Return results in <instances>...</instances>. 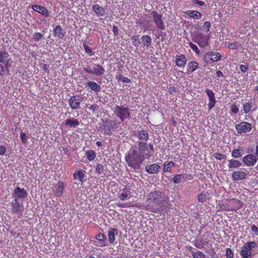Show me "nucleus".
I'll use <instances>...</instances> for the list:
<instances>
[{
  "instance_id": "obj_62",
  "label": "nucleus",
  "mask_w": 258,
  "mask_h": 258,
  "mask_svg": "<svg viewBox=\"0 0 258 258\" xmlns=\"http://www.w3.org/2000/svg\"><path fill=\"white\" fill-rule=\"evenodd\" d=\"M184 179L185 180H190L193 179V176L191 174H185Z\"/></svg>"
},
{
  "instance_id": "obj_35",
  "label": "nucleus",
  "mask_w": 258,
  "mask_h": 258,
  "mask_svg": "<svg viewBox=\"0 0 258 258\" xmlns=\"http://www.w3.org/2000/svg\"><path fill=\"white\" fill-rule=\"evenodd\" d=\"M228 162L229 169H231L232 168H238L242 165V163L239 161L235 159L229 160Z\"/></svg>"
},
{
  "instance_id": "obj_31",
  "label": "nucleus",
  "mask_w": 258,
  "mask_h": 258,
  "mask_svg": "<svg viewBox=\"0 0 258 258\" xmlns=\"http://www.w3.org/2000/svg\"><path fill=\"white\" fill-rule=\"evenodd\" d=\"M230 204L232 206V207L230 210H229V211H236L242 207L243 203L240 200H233L230 201Z\"/></svg>"
},
{
  "instance_id": "obj_36",
  "label": "nucleus",
  "mask_w": 258,
  "mask_h": 258,
  "mask_svg": "<svg viewBox=\"0 0 258 258\" xmlns=\"http://www.w3.org/2000/svg\"><path fill=\"white\" fill-rule=\"evenodd\" d=\"M88 86L92 90L96 93H98L100 91V86L97 83L94 81H89L87 83Z\"/></svg>"
},
{
  "instance_id": "obj_64",
  "label": "nucleus",
  "mask_w": 258,
  "mask_h": 258,
  "mask_svg": "<svg viewBox=\"0 0 258 258\" xmlns=\"http://www.w3.org/2000/svg\"><path fill=\"white\" fill-rule=\"evenodd\" d=\"M169 93L172 94L177 92L176 88L174 87H170L168 89Z\"/></svg>"
},
{
  "instance_id": "obj_59",
  "label": "nucleus",
  "mask_w": 258,
  "mask_h": 258,
  "mask_svg": "<svg viewBox=\"0 0 258 258\" xmlns=\"http://www.w3.org/2000/svg\"><path fill=\"white\" fill-rule=\"evenodd\" d=\"M240 69L242 73H246L248 70V67L244 64H241L240 66Z\"/></svg>"
},
{
  "instance_id": "obj_9",
  "label": "nucleus",
  "mask_w": 258,
  "mask_h": 258,
  "mask_svg": "<svg viewBox=\"0 0 258 258\" xmlns=\"http://www.w3.org/2000/svg\"><path fill=\"white\" fill-rule=\"evenodd\" d=\"M209 36L205 35L203 34L198 33L193 39L194 41L197 43L200 47L205 48L208 45Z\"/></svg>"
},
{
  "instance_id": "obj_37",
  "label": "nucleus",
  "mask_w": 258,
  "mask_h": 258,
  "mask_svg": "<svg viewBox=\"0 0 258 258\" xmlns=\"http://www.w3.org/2000/svg\"><path fill=\"white\" fill-rule=\"evenodd\" d=\"M142 41L143 42V44L144 46L148 48L152 43V38L151 37L148 35H143L142 38Z\"/></svg>"
},
{
  "instance_id": "obj_60",
  "label": "nucleus",
  "mask_w": 258,
  "mask_h": 258,
  "mask_svg": "<svg viewBox=\"0 0 258 258\" xmlns=\"http://www.w3.org/2000/svg\"><path fill=\"white\" fill-rule=\"evenodd\" d=\"M112 32L115 36L118 35V29L116 25H113L112 27Z\"/></svg>"
},
{
  "instance_id": "obj_45",
  "label": "nucleus",
  "mask_w": 258,
  "mask_h": 258,
  "mask_svg": "<svg viewBox=\"0 0 258 258\" xmlns=\"http://www.w3.org/2000/svg\"><path fill=\"white\" fill-rule=\"evenodd\" d=\"M116 79L118 81H121L123 83H130L131 81L130 79L127 77H123L121 75L119 74L116 76Z\"/></svg>"
},
{
  "instance_id": "obj_43",
  "label": "nucleus",
  "mask_w": 258,
  "mask_h": 258,
  "mask_svg": "<svg viewBox=\"0 0 258 258\" xmlns=\"http://www.w3.org/2000/svg\"><path fill=\"white\" fill-rule=\"evenodd\" d=\"M139 37L140 36L139 35H134L131 37L132 44L134 46L136 47H138L141 43L140 41Z\"/></svg>"
},
{
  "instance_id": "obj_6",
  "label": "nucleus",
  "mask_w": 258,
  "mask_h": 258,
  "mask_svg": "<svg viewBox=\"0 0 258 258\" xmlns=\"http://www.w3.org/2000/svg\"><path fill=\"white\" fill-rule=\"evenodd\" d=\"M138 154L141 156V157L145 159H150L152 154L149 151L148 147V144L145 142H139L138 143Z\"/></svg>"
},
{
  "instance_id": "obj_44",
  "label": "nucleus",
  "mask_w": 258,
  "mask_h": 258,
  "mask_svg": "<svg viewBox=\"0 0 258 258\" xmlns=\"http://www.w3.org/2000/svg\"><path fill=\"white\" fill-rule=\"evenodd\" d=\"M184 178V174H178L174 175L172 181L175 184H177L180 182L181 180Z\"/></svg>"
},
{
  "instance_id": "obj_57",
  "label": "nucleus",
  "mask_w": 258,
  "mask_h": 258,
  "mask_svg": "<svg viewBox=\"0 0 258 258\" xmlns=\"http://www.w3.org/2000/svg\"><path fill=\"white\" fill-rule=\"evenodd\" d=\"M98 105L95 104L91 105L89 108V109L91 110L93 112H95L96 111L98 110Z\"/></svg>"
},
{
  "instance_id": "obj_39",
  "label": "nucleus",
  "mask_w": 258,
  "mask_h": 258,
  "mask_svg": "<svg viewBox=\"0 0 258 258\" xmlns=\"http://www.w3.org/2000/svg\"><path fill=\"white\" fill-rule=\"evenodd\" d=\"M242 155V151L240 147L238 149H234L231 152V156L234 158H240Z\"/></svg>"
},
{
  "instance_id": "obj_5",
  "label": "nucleus",
  "mask_w": 258,
  "mask_h": 258,
  "mask_svg": "<svg viewBox=\"0 0 258 258\" xmlns=\"http://www.w3.org/2000/svg\"><path fill=\"white\" fill-rule=\"evenodd\" d=\"M7 208L9 212L12 214L22 215V213L24 211L23 204L18 202V200L14 199L12 202L7 204Z\"/></svg>"
},
{
  "instance_id": "obj_47",
  "label": "nucleus",
  "mask_w": 258,
  "mask_h": 258,
  "mask_svg": "<svg viewBox=\"0 0 258 258\" xmlns=\"http://www.w3.org/2000/svg\"><path fill=\"white\" fill-rule=\"evenodd\" d=\"M225 256L226 258H234L233 251L230 248H227L226 249Z\"/></svg>"
},
{
  "instance_id": "obj_34",
  "label": "nucleus",
  "mask_w": 258,
  "mask_h": 258,
  "mask_svg": "<svg viewBox=\"0 0 258 258\" xmlns=\"http://www.w3.org/2000/svg\"><path fill=\"white\" fill-rule=\"evenodd\" d=\"M122 193L118 195V198L121 201H124L129 198L130 195V189L126 187H125L122 189Z\"/></svg>"
},
{
  "instance_id": "obj_41",
  "label": "nucleus",
  "mask_w": 258,
  "mask_h": 258,
  "mask_svg": "<svg viewBox=\"0 0 258 258\" xmlns=\"http://www.w3.org/2000/svg\"><path fill=\"white\" fill-rule=\"evenodd\" d=\"M9 56L10 55L7 51L4 50L0 51V62L5 63Z\"/></svg>"
},
{
  "instance_id": "obj_1",
  "label": "nucleus",
  "mask_w": 258,
  "mask_h": 258,
  "mask_svg": "<svg viewBox=\"0 0 258 258\" xmlns=\"http://www.w3.org/2000/svg\"><path fill=\"white\" fill-rule=\"evenodd\" d=\"M169 202V198L159 190L152 191L148 195L145 209L153 213L162 212Z\"/></svg>"
},
{
  "instance_id": "obj_26",
  "label": "nucleus",
  "mask_w": 258,
  "mask_h": 258,
  "mask_svg": "<svg viewBox=\"0 0 258 258\" xmlns=\"http://www.w3.org/2000/svg\"><path fill=\"white\" fill-rule=\"evenodd\" d=\"M137 137L140 140L146 142L149 139V134L147 131L139 130L137 132Z\"/></svg>"
},
{
  "instance_id": "obj_16",
  "label": "nucleus",
  "mask_w": 258,
  "mask_h": 258,
  "mask_svg": "<svg viewBox=\"0 0 258 258\" xmlns=\"http://www.w3.org/2000/svg\"><path fill=\"white\" fill-rule=\"evenodd\" d=\"M14 199L18 200L19 199H24L27 197V193L24 188H21L19 186L16 187L13 194Z\"/></svg>"
},
{
  "instance_id": "obj_46",
  "label": "nucleus",
  "mask_w": 258,
  "mask_h": 258,
  "mask_svg": "<svg viewBox=\"0 0 258 258\" xmlns=\"http://www.w3.org/2000/svg\"><path fill=\"white\" fill-rule=\"evenodd\" d=\"M83 47L84 48L86 53H87L90 56L94 55V52L92 51V49L86 43H84Z\"/></svg>"
},
{
  "instance_id": "obj_50",
  "label": "nucleus",
  "mask_w": 258,
  "mask_h": 258,
  "mask_svg": "<svg viewBox=\"0 0 258 258\" xmlns=\"http://www.w3.org/2000/svg\"><path fill=\"white\" fill-rule=\"evenodd\" d=\"M188 44H189V46H190V47L191 48V49L196 52V53L198 55H199L200 54V50L198 47V46L194 44V43H192V42H189L188 43Z\"/></svg>"
},
{
  "instance_id": "obj_40",
  "label": "nucleus",
  "mask_w": 258,
  "mask_h": 258,
  "mask_svg": "<svg viewBox=\"0 0 258 258\" xmlns=\"http://www.w3.org/2000/svg\"><path fill=\"white\" fill-rule=\"evenodd\" d=\"M175 166V163L173 161H169L167 163H165L163 168L164 172L171 173L172 171L171 168Z\"/></svg>"
},
{
  "instance_id": "obj_55",
  "label": "nucleus",
  "mask_w": 258,
  "mask_h": 258,
  "mask_svg": "<svg viewBox=\"0 0 258 258\" xmlns=\"http://www.w3.org/2000/svg\"><path fill=\"white\" fill-rule=\"evenodd\" d=\"M204 30L207 32H208L210 31V28L211 27V23L209 21H206L204 23L203 26Z\"/></svg>"
},
{
  "instance_id": "obj_10",
  "label": "nucleus",
  "mask_w": 258,
  "mask_h": 258,
  "mask_svg": "<svg viewBox=\"0 0 258 258\" xmlns=\"http://www.w3.org/2000/svg\"><path fill=\"white\" fill-rule=\"evenodd\" d=\"M84 71L88 74L98 76H102L105 73L104 68L100 64H95L93 69H91L89 66H87L84 68Z\"/></svg>"
},
{
  "instance_id": "obj_23",
  "label": "nucleus",
  "mask_w": 258,
  "mask_h": 258,
  "mask_svg": "<svg viewBox=\"0 0 258 258\" xmlns=\"http://www.w3.org/2000/svg\"><path fill=\"white\" fill-rule=\"evenodd\" d=\"M247 177V174L241 170H236L232 173V178L234 181L244 179Z\"/></svg>"
},
{
  "instance_id": "obj_33",
  "label": "nucleus",
  "mask_w": 258,
  "mask_h": 258,
  "mask_svg": "<svg viewBox=\"0 0 258 258\" xmlns=\"http://www.w3.org/2000/svg\"><path fill=\"white\" fill-rule=\"evenodd\" d=\"M32 8L34 11L38 12L43 16H47L48 14V10L44 7L38 5H33L32 6Z\"/></svg>"
},
{
  "instance_id": "obj_4",
  "label": "nucleus",
  "mask_w": 258,
  "mask_h": 258,
  "mask_svg": "<svg viewBox=\"0 0 258 258\" xmlns=\"http://www.w3.org/2000/svg\"><path fill=\"white\" fill-rule=\"evenodd\" d=\"M257 247L255 242L251 241L246 242L241 247L239 252L242 258H251L252 250Z\"/></svg>"
},
{
  "instance_id": "obj_49",
  "label": "nucleus",
  "mask_w": 258,
  "mask_h": 258,
  "mask_svg": "<svg viewBox=\"0 0 258 258\" xmlns=\"http://www.w3.org/2000/svg\"><path fill=\"white\" fill-rule=\"evenodd\" d=\"M95 170L98 174L103 173L104 171V166L101 164H98L96 165Z\"/></svg>"
},
{
  "instance_id": "obj_20",
  "label": "nucleus",
  "mask_w": 258,
  "mask_h": 258,
  "mask_svg": "<svg viewBox=\"0 0 258 258\" xmlns=\"http://www.w3.org/2000/svg\"><path fill=\"white\" fill-rule=\"evenodd\" d=\"M86 175L85 172L82 170H78L76 171L73 174V177L75 180H78L82 183L85 182L86 180Z\"/></svg>"
},
{
  "instance_id": "obj_53",
  "label": "nucleus",
  "mask_w": 258,
  "mask_h": 258,
  "mask_svg": "<svg viewBox=\"0 0 258 258\" xmlns=\"http://www.w3.org/2000/svg\"><path fill=\"white\" fill-rule=\"evenodd\" d=\"M20 138L23 143L26 144L27 143L28 137L25 133L21 132L20 134Z\"/></svg>"
},
{
  "instance_id": "obj_61",
  "label": "nucleus",
  "mask_w": 258,
  "mask_h": 258,
  "mask_svg": "<svg viewBox=\"0 0 258 258\" xmlns=\"http://www.w3.org/2000/svg\"><path fill=\"white\" fill-rule=\"evenodd\" d=\"M6 151V148L4 146H0V156L4 155Z\"/></svg>"
},
{
  "instance_id": "obj_56",
  "label": "nucleus",
  "mask_w": 258,
  "mask_h": 258,
  "mask_svg": "<svg viewBox=\"0 0 258 258\" xmlns=\"http://www.w3.org/2000/svg\"><path fill=\"white\" fill-rule=\"evenodd\" d=\"M231 111L235 114L238 112L239 109L235 104H232L231 105Z\"/></svg>"
},
{
  "instance_id": "obj_25",
  "label": "nucleus",
  "mask_w": 258,
  "mask_h": 258,
  "mask_svg": "<svg viewBox=\"0 0 258 258\" xmlns=\"http://www.w3.org/2000/svg\"><path fill=\"white\" fill-rule=\"evenodd\" d=\"M199 68V64L196 61H190L186 67V73L187 74H191L195 72Z\"/></svg>"
},
{
  "instance_id": "obj_51",
  "label": "nucleus",
  "mask_w": 258,
  "mask_h": 258,
  "mask_svg": "<svg viewBox=\"0 0 258 258\" xmlns=\"http://www.w3.org/2000/svg\"><path fill=\"white\" fill-rule=\"evenodd\" d=\"M197 199L199 202L204 203L207 200V195L206 194L202 193L198 195Z\"/></svg>"
},
{
  "instance_id": "obj_15",
  "label": "nucleus",
  "mask_w": 258,
  "mask_h": 258,
  "mask_svg": "<svg viewBox=\"0 0 258 258\" xmlns=\"http://www.w3.org/2000/svg\"><path fill=\"white\" fill-rule=\"evenodd\" d=\"M244 165L252 167L255 165L257 159L256 156L252 154H248L244 156L242 159Z\"/></svg>"
},
{
  "instance_id": "obj_2",
  "label": "nucleus",
  "mask_w": 258,
  "mask_h": 258,
  "mask_svg": "<svg viewBox=\"0 0 258 258\" xmlns=\"http://www.w3.org/2000/svg\"><path fill=\"white\" fill-rule=\"evenodd\" d=\"M125 161L128 166L134 169H138L144 161L138 151L135 149H131L125 157Z\"/></svg>"
},
{
  "instance_id": "obj_3",
  "label": "nucleus",
  "mask_w": 258,
  "mask_h": 258,
  "mask_svg": "<svg viewBox=\"0 0 258 258\" xmlns=\"http://www.w3.org/2000/svg\"><path fill=\"white\" fill-rule=\"evenodd\" d=\"M113 113L121 121H124L129 118L131 116L129 108L122 106L116 105L114 108Z\"/></svg>"
},
{
  "instance_id": "obj_8",
  "label": "nucleus",
  "mask_w": 258,
  "mask_h": 258,
  "mask_svg": "<svg viewBox=\"0 0 258 258\" xmlns=\"http://www.w3.org/2000/svg\"><path fill=\"white\" fill-rule=\"evenodd\" d=\"M151 15L156 27L160 30L165 29V26L162 19V15L155 11H152Z\"/></svg>"
},
{
  "instance_id": "obj_28",
  "label": "nucleus",
  "mask_w": 258,
  "mask_h": 258,
  "mask_svg": "<svg viewBox=\"0 0 258 258\" xmlns=\"http://www.w3.org/2000/svg\"><path fill=\"white\" fill-rule=\"evenodd\" d=\"M96 239L99 242V244H96L97 246L100 247H104L107 246V243L105 241L106 236L102 233H98L96 237Z\"/></svg>"
},
{
  "instance_id": "obj_21",
  "label": "nucleus",
  "mask_w": 258,
  "mask_h": 258,
  "mask_svg": "<svg viewBox=\"0 0 258 258\" xmlns=\"http://www.w3.org/2000/svg\"><path fill=\"white\" fill-rule=\"evenodd\" d=\"M146 171L149 174H157L161 169L158 163H154L151 165H148L146 166Z\"/></svg>"
},
{
  "instance_id": "obj_11",
  "label": "nucleus",
  "mask_w": 258,
  "mask_h": 258,
  "mask_svg": "<svg viewBox=\"0 0 258 258\" xmlns=\"http://www.w3.org/2000/svg\"><path fill=\"white\" fill-rule=\"evenodd\" d=\"M235 129L237 133L240 135L251 131L252 129L251 124L246 121H242L235 126Z\"/></svg>"
},
{
  "instance_id": "obj_42",
  "label": "nucleus",
  "mask_w": 258,
  "mask_h": 258,
  "mask_svg": "<svg viewBox=\"0 0 258 258\" xmlns=\"http://www.w3.org/2000/svg\"><path fill=\"white\" fill-rule=\"evenodd\" d=\"M192 248L190 246L189 250L191 252L194 258H205L206 255L201 251L194 252L192 250Z\"/></svg>"
},
{
  "instance_id": "obj_19",
  "label": "nucleus",
  "mask_w": 258,
  "mask_h": 258,
  "mask_svg": "<svg viewBox=\"0 0 258 258\" xmlns=\"http://www.w3.org/2000/svg\"><path fill=\"white\" fill-rule=\"evenodd\" d=\"M64 188V183L61 181H58V182L54 185L53 191L57 196L60 197L63 194Z\"/></svg>"
},
{
  "instance_id": "obj_18",
  "label": "nucleus",
  "mask_w": 258,
  "mask_h": 258,
  "mask_svg": "<svg viewBox=\"0 0 258 258\" xmlns=\"http://www.w3.org/2000/svg\"><path fill=\"white\" fill-rule=\"evenodd\" d=\"M115 126L116 123L115 121L109 120L106 121L103 126L104 134L107 135H111V130L114 128Z\"/></svg>"
},
{
  "instance_id": "obj_14",
  "label": "nucleus",
  "mask_w": 258,
  "mask_h": 258,
  "mask_svg": "<svg viewBox=\"0 0 258 258\" xmlns=\"http://www.w3.org/2000/svg\"><path fill=\"white\" fill-rule=\"evenodd\" d=\"M257 108V106L255 103V101L252 99H250L243 103L242 111L245 114H248L250 112L255 111Z\"/></svg>"
},
{
  "instance_id": "obj_52",
  "label": "nucleus",
  "mask_w": 258,
  "mask_h": 258,
  "mask_svg": "<svg viewBox=\"0 0 258 258\" xmlns=\"http://www.w3.org/2000/svg\"><path fill=\"white\" fill-rule=\"evenodd\" d=\"M239 45L238 44L237 42H232L229 43L228 45V47L229 49L235 50L237 49L238 48Z\"/></svg>"
},
{
  "instance_id": "obj_38",
  "label": "nucleus",
  "mask_w": 258,
  "mask_h": 258,
  "mask_svg": "<svg viewBox=\"0 0 258 258\" xmlns=\"http://www.w3.org/2000/svg\"><path fill=\"white\" fill-rule=\"evenodd\" d=\"M85 155L87 160L89 161L94 160L96 157V153L93 150L87 151L85 153Z\"/></svg>"
},
{
  "instance_id": "obj_63",
  "label": "nucleus",
  "mask_w": 258,
  "mask_h": 258,
  "mask_svg": "<svg viewBox=\"0 0 258 258\" xmlns=\"http://www.w3.org/2000/svg\"><path fill=\"white\" fill-rule=\"evenodd\" d=\"M193 3L200 6H204L205 5L204 2L199 0H194Z\"/></svg>"
},
{
  "instance_id": "obj_13",
  "label": "nucleus",
  "mask_w": 258,
  "mask_h": 258,
  "mask_svg": "<svg viewBox=\"0 0 258 258\" xmlns=\"http://www.w3.org/2000/svg\"><path fill=\"white\" fill-rule=\"evenodd\" d=\"M81 101L82 100L79 96L73 95L68 99V103L72 109L77 110L80 109Z\"/></svg>"
},
{
  "instance_id": "obj_24",
  "label": "nucleus",
  "mask_w": 258,
  "mask_h": 258,
  "mask_svg": "<svg viewBox=\"0 0 258 258\" xmlns=\"http://www.w3.org/2000/svg\"><path fill=\"white\" fill-rule=\"evenodd\" d=\"M186 63V58L184 54L177 55L175 60L176 65L179 68H184Z\"/></svg>"
},
{
  "instance_id": "obj_29",
  "label": "nucleus",
  "mask_w": 258,
  "mask_h": 258,
  "mask_svg": "<svg viewBox=\"0 0 258 258\" xmlns=\"http://www.w3.org/2000/svg\"><path fill=\"white\" fill-rule=\"evenodd\" d=\"M92 9L98 17L103 16L105 14V11L104 8L98 4L93 5Z\"/></svg>"
},
{
  "instance_id": "obj_48",
  "label": "nucleus",
  "mask_w": 258,
  "mask_h": 258,
  "mask_svg": "<svg viewBox=\"0 0 258 258\" xmlns=\"http://www.w3.org/2000/svg\"><path fill=\"white\" fill-rule=\"evenodd\" d=\"M213 157L217 160H221L226 159V155L219 153H215Z\"/></svg>"
},
{
  "instance_id": "obj_32",
  "label": "nucleus",
  "mask_w": 258,
  "mask_h": 258,
  "mask_svg": "<svg viewBox=\"0 0 258 258\" xmlns=\"http://www.w3.org/2000/svg\"><path fill=\"white\" fill-rule=\"evenodd\" d=\"M54 35L56 37L59 39H62L66 33L64 30L62 29L60 26H56L54 30Z\"/></svg>"
},
{
  "instance_id": "obj_58",
  "label": "nucleus",
  "mask_w": 258,
  "mask_h": 258,
  "mask_svg": "<svg viewBox=\"0 0 258 258\" xmlns=\"http://www.w3.org/2000/svg\"><path fill=\"white\" fill-rule=\"evenodd\" d=\"M42 37V35L40 33H35L33 36V39L36 41H38Z\"/></svg>"
},
{
  "instance_id": "obj_54",
  "label": "nucleus",
  "mask_w": 258,
  "mask_h": 258,
  "mask_svg": "<svg viewBox=\"0 0 258 258\" xmlns=\"http://www.w3.org/2000/svg\"><path fill=\"white\" fill-rule=\"evenodd\" d=\"M116 205L120 208H128L132 207L133 206L130 204V203H118L116 204Z\"/></svg>"
},
{
  "instance_id": "obj_30",
  "label": "nucleus",
  "mask_w": 258,
  "mask_h": 258,
  "mask_svg": "<svg viewBox=\"0 0 258 258\" xmlns=\"http://www.w3.org/2000/svg\"><path fill=\"white\" fill-rule=\"evenodd\" d=\"M184 13L189 17L195 19H200L202 18V14L195 10H188L184 12Z\"/></svg>"
},
{
  "instance_id": "obj_27",
  "label": "nucleus",
  "mask_w": 258,
  "mask_h": 258,
  "mask_svg": "<svg viewBox=\"0 0 258 258\" xmlns=\"http://www.w3.org/2000/svg\"><path fill=\"white\" fill-rule=\"evenodd\" d=\"M118 230L116 228H110L109 229L107 235L108 237L109 242L110 243L114 242L115 239V237L118 234Z\"/></svg>"
},
{
  "instance_id": "obj_7",
  "label": "nucleus",
  "mask_w": 258,
  "mask_h": 258,
  "mask_svg": "<svg viewBox=\"0 0 258 258\" xmlns=\"http://www.w3.org/2000/svg\"><path fill=\"white\" fill-rule=\"evenodd\" d=\"M222 56L219 52H207L204 56L203 59L207 64H211L215 61L221 60Z\"/></svg>"
},
{
  "instance_id": "obj_17",
  "label": "nucleus",
  "mask_w": 258,
  "mask_h": 258,
  "mask_svg": "<svg viewBox=\"0 0 258 258\" xmlns=\"http://www.w3.org/2000/svg\"><path fill=\"white\" fill-rule=\"evenodd\" d=\"M205 92L209 98L208 109L211 110L215 106L216 103L215 94L212 90L209 89H206Z\"/></svg>"
},
{
  "instance_id": "obj_22",
  "label": "nucleus",
  "mask_w": 258,
  "mask_h": 258,
  "mask_svg": "<svg viewBox=\"0 0 258 258\" xmlns=\"http://www.w3.org/2000/svg\"><path fill=\"white\" fill-rule=\"evenodd\" d=\"M80 124V121L78 118H69L65 120L64 125L67 128H76Z\"/></svg>"
},
{
  "instance_id": "obj_12",
  "label": "nucleus",
  "mask_w": 258,
  "mask_h": 258,
  "mask_svg": "<svg viewBox=\"0 0 258 258\" xmlns=\"http://www.w3.org/2000/svg\"><path fill=\"white\" fill-rule=\"evenodd\" d=\"M210 232L207 231L204 234H203V239H195L194 241V245L198 248H203L205 245L209 244L210 240L208 239V237H209L210 236Z\"/></svg>"
}]
</instances>
